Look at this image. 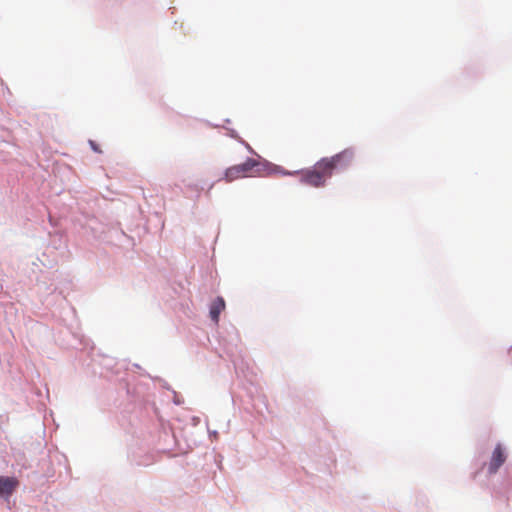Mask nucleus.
<instances>
[{
	"label": "nucleus",
	"mask_w": 512,
	"mask_h": 512,
	"mask_svg": "<svg viewBox=\"0 0 512 512\" xmlns=\"http://www.w3.org/2000/svg\"><path fill=\"white\" fill-rule=\"evenodd\" d=\"M354 156V148L349 147L331 157L321 158L317 161V167L324 169L331 177L334 173L345 171L352 163Z\"/></svg>",
	"instance_id": "f257e3e1"
},
{
	"label": "nucleus",
	"mask_w": 512,
	"mask_h": 512,
	"mask_svg": "<svg viewBox=\"0 0 512 512\" xmlns=\"http://www.w3.org/2000/svg\"><path fill=\"white\" fill-rule=\"evenodd\" d=\"M258 158L259 159L247 158L245 162L238 164V168L240 169L242 176H247L253 170L256 174L266 172L267 174L281 173L282 175H293L295 173L286 171L281 166L275 165L260 156H258Z\"/></svg>",
	"instance_id": "f03ea898"
},
{
	"label": "nucleus",
	"mask_w": 512,
	"mask_h": 512,
	"mask_svg": "<svg viewBox=\"0 0 512 512\" xmlns=\"http://www.w3.org/2000/svg\"><path fill=\"white\" fill-rule=\"evenodd\" d=\"M508 459V448L501 442H498L491 452L488 462L485 464L486 473L492 476L498 473L500 468Z\"/></svg>",
	"instance_id": "7ed1b4c3"
},
{
	"label": "nucleus",
	"mask_w": 512,
	"mask_h": 512,
	"mask_svg": "<svg viewBox=\"0 0 512 512\" xmlns=\"http://www.w3.org/2000/svg\"><path fill=\"white\" fill-rule=\"evenodd\" d=\"M327 178H330V176L324 169L317 167L316 162L313 169L302 172L301 182L319 188L325 186Z\"/></svg>",
	"instance_id": "20e7f679"
},
{
	"label": "nucleus",
	"mask_w": 512,
	"mask_h": 512,
	"mask_svg": "<svg viewBox=\"0 0 512 512\" xmlns=\"http://www.w3.org/2000/svg\"><path fill=\"white\" fill-rule=\"evenodd\" d=\"M19 482L15 477L0 476V497H10L17 488Z\"/></svg>",
	"instance_id": "39448f33"
},
{
	"label": "nucleus",
	"mask_w": 512,
	"mask_h": 512,
	"mask_svg": "<svg viewBox=\"0 0 512 512\" xmlns=\"http://www.w3.org/2000/svg\"><path fill=\"white\" fill-rule=\"evenodd\" d=\"M225 309V301L222 297H216L209 307V316L214 323L219 322L220 314Z\"/></svg>",
	"instance_id": "423d86ee"
},
{
	"label": "nucleus",
	"mask_w": 512,
	"mask_h": 512,
	"mask_svg": "<svg viewBox=\"0 0 512 512\" xmlns=\"http://www.w3.org/2000/svg\"><path fill=\"white\" fill-rule=\"evenodd\" d=\"M241 176L242 173L238 168V165H234L232 167L227 168L224 174L225 180L228 182L233 181Z\"/></svg>",
	"instance_id": "0eeeda50"
},
{
	"label": "nucleus",
	"mask_w": 512,
	"mask_h": 512,
	"mask_svg": "<svg viewBox=\"0 0 512 512\" xmlns=\"http://www.w3.org/2000/svg\"><path fill=\"white\" fill-rule=\"evenodd\" d=\"M228 130V136L238 140L240 143H244V140L238 135V132L232 128H226Z\"/></svg>",
	"instance_id": "6e6552de"
},
{
	"label": "nucleus",
	"mask_w": 512,
	"mask_h": 512,
	"mask_svg": "<svg viewBox=\"0 0 512 512\" xmlns=\"http://www.w3.org/2000/svg\"><path fill=\"white\" fill-rule=\"evenodd\" d=\"M89 145L94 152L101 153V149L95 141L89 140Z\"/></svg>",
	"instance_id": "1a4fd4ad"
},
{
	"label": "nucleus",
	"mask_w": 512,
	"mask_h": 512,
	"mask_svg": "<svg viewBox=\"0 0 512 512\" xmlns=\"http://www.w3.org/2000/svg\"><path fill=\"white\" fill-rule=\"evenodd\" d=\"M173 393H174V399H173L174 404H176V405H180V404H182V403H183V401H182V400H180V398H179V396L176 394V392H175V391H173Z\"/></svg>",
	"instance_id": "9d476101"
},
{
	"label": "nucleus",
	"mask_w": 512,
	"mask_h": 512,
	"mask_svg": "<svg viewBox=\"0 0 512 512\" xmlns=\"http://www.w3.org/2000/svg\"><path fill=\"white\" fill-rule=\"evenodd\" d=\"M242 144L246 147V149H247L250 153H252V154H255V155H256V152L253 150V148H252V147H251L247 142H245V141H244V143H242Z\"/></svg>",
	"instance_id": "9b49d317"
},
{
	"label": "nucleus",
	"mask_w": 512,
	"mask_h": 512,
	"mask_svg": "<svg viewBox=\"0 0 512 512\" xmlns=\"http://www.w3.org/2000/svg\"><path fill=\"white\" fill-rule=\"evenodd\" d=\"M208 433H209V437H210V438H212V437H213V438H216V437H217V435H218V432H217L216 430H210V429H208Z\"/></svg>",
	"instance_id": "f8f14e48"
},
{
	"label": "nucleus",
	"mask_w": 512,
	"mask_h": 512,
	"mask_svg": "<svg viewBox=\"0 0 512 512\" xmlns=\"http://www.w3.org/2000/svg\"><path fill=\"white\" fill-rule=\"evenodd\" d=\"M508 358L510 363L512 364V345L508 349Z\"/></svg>",
	"instance_id": "ddd939ff"
},
{
	"label": "nucleus",
	"mask_w": 512,
	"mask_h": 512,
	"mask_svg": "<svg viewBox=\"0 0 512 512\" xmlns=\"http://www.w3.org/2000/svg\"><path fill=\"white\" fill-rule=\"evenodd\" d=\"M206 123L209 125V126H212V127H215V128H218L220 127V125H214V124H211L209 121H206Z\"/></svg>",
	"instance_id": "4468645a"
},
{
	"label": "nucleus",
	"mask_w": 512,
	"mask_h": 512,
	"mask_svg": "<svg viewBox=\"0 0 512 512\" xmlns=\"http://www.w3.org/2000/svg\"><path fill=\"white\" fill-rule=\"evenodd\" d=\"M133 366H134L135 368H140V366H139L138 364H133Z\"/></svg>",
	"instance_id": "2eb2a0df"
}]
</instances>
